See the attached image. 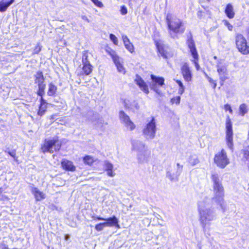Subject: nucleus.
<instances>
[{"mask_svg":"<svg viewBox=\"0 0 249 249\" xmlns=\"http://www.w3.org/2000/svg\"><path fill=\"white\" fill-rule=\"evenodd\" d=\"M217 71L219 76V79L222 82H224L228 77V72L226 67L223 65L221 60L218 61L216 64Z\"/></svg>","mask_w":249,"mask_h":249,"instance_id":"9b49d317","label":"nucleus"},{"mask_svg":"<svg viewBox=\"0 0 249 249\" xmlns=\"http://www.w3.org/2000/svg\"><path fill=\"white\" fill-rule=\"evenodd\" d=\"M109 38L110 40L114 43V44L117 45L118 39L114 35L112 34H110Z\"/></svg>","mask_w":249,"mask_h":249,"instance_id":"a19ab883","label":"nucleus"},{"mask_svg":"<svg viewBox=\"0 0 249 249\" xmlns=\"http://www.w3.org/2000/svg\"><path fill=\"white\" fill-rule=\"evenodd\" d=\"M122 39H123L124 43H125L126 41L128 42V41L129 40L126 35H123Z\"/></svg>","mask_w":249,"mask_h":249,"instance_id":"8fccbe9b","label":"nucleus"},{"mask_svg":"<svg viewBox=\"0 0 249 249\" xmlns=\"http://www.w3.org/2000/svg\"><path fill=\"white\" fill-rule=\"evenodd\" d=\"M210 200L206 198L198 202V212L199 214V221L203 229L210 225V222L214 220L216 215L210 208Z\"/></svg>","mask_w":249,"mask_h":249,"instance_id":"f257e3e1","label":"nucleus"},{"mask_svg":"<svg viewBox=\"0 0 249 249\" xmlns=\"http://www.w3.org/2000/svg\"><path fill=\"white\" fill-rule=\"evenodd\" d=\"M184 91V87H182L179 88L178 93L180 95H181L183 94V93Z\"/></svg>","mask_w":249,"mask_h":249,"instance_id":"09e8293b","label":"nucleus"},{"mask_svg":"<svg viewBox=\"0 0 249 249\" xmlns=\"http://www.w3.org/2000/svg\"><path fill=\"white\" fill-rule=\"evenodd\" d=\"M132 150L138 153L147 149L145 143L142 141L134 140L132 142Z\"/></svg>","mask_w":249,"mask_h":249,"instance_id":"4468645a","label":"nucleus"},{"mask_svg":"<svg viewBox=\"0 0 249 249\" xmlns=\"http://www.w3.org/2000/svg\"><path fill=\"white\" fill-rule=\"evenodd\" d=\"M92 218L93 220L97 219L98 220H104L106 221V222H104L106 225V227H113L115 226L118 228H120V226L118 224V219L116 218L115 216H113L112 217L108 218H104L103 217L96 216H92Z\"/></svg>","mask_w":249,"mask_h":249,"instance_id":"f8f14e48","label":"nucleus"},{"mask_svg":"<svg viewBox=\"0 0 249 249\" xmlns=\"http://www.w3.org/2000/svg\"><path fill=\"white\" fill-rule=\"evenodd\" d=\"M156 46L158 52L163 58H167L169 56V54L162 44L157 42L156 43Z\"/></svg>","mask_w":249,"mask_h":249,"instance_id":"5701e85b","label":"nucleus"},{"mask_svg":"<svg viewBox=\"0 0 249 249\" xmlns=\"http://www.w3.org/2000/svg\"><path fill=\"white\" fill-rule=\"evenodd\" d=\"M180 96H176L174 98H172L171 100V102L172 104H176L177 105H178L180 103Z\"/></svg>","mask_w":249,"mask_h":249,"instance_id":"4c0bfd02","label":"nucleus"},{"mask_svg":"<svg viewBox=\"0 0 249 249\" xmlns=\"http://www.w3.org/2000/svg\"><path fill=\"white\" fill-rule=\"evenodd\" d=\"M202 12H201V11H198V12H197V16H198V17H199L201 18V16H202Z\"/></svg>","mask_w":249,"mask_h":249,"instance_id":"5fc2aeb1","label":"nucleus"},{"mask_svg":"<svg viewBox=\"0 0 249 249\" xmlns=\"http://www.w3.org/2000/svg\"><path fill=\"white\" fill-rule=\"evenodd\" d=\"M130 43V41H129V40L128 41V42L126 41V42H125V43H124V46H126V44H129V43Z\"/></svg>","mask_w":249,"mask_h":249,"instance_id":"4d7b16f0","label":"nucleus"},{"mask_svg":"<svg viewBox=\"0 0 249 249\" xmlns=\"http://www.w3.org/2000/svg\"><path fill=\"white\" fill-rule=\"evenodd\" d=\"M214 161L217 166L221 168H224L229 164L230 160L224 149H222L215 155Z\"/></svg>","mask_w":249,"mask_h":249,"instance_id":"423d86ee","label":"nucleus"},{"mask_svg":"<svg viewBox=\"0 0 249 249\" xmlns=\"http://www.w3.org/2000/svg\"><path fill=\"white\" fill-rule=\"evenodd\" d=\"M31 192L34 194L36 201H41L45 198V194L40 191L37 188L32 187Z\"/></svg>","mask_w":249,"mask_h":249,"instance_id":"aec40b11","label":"nucleus"},{"mask_svg":"<svg viewBox=\"0 0 249 249\" xmlns=\"http://www.w3.org/2000/svg\"><path fill=\"white\" fill-rule=\"evenodd\" d=\"M156 131V121L152 117L150 120H147L142 129V134L146 140H152L155 138Z\"/></svg>","mask_w":249,"mask_h":249,"instance_id":"20e7f679","label":"nucleus"},{"mask_svg":"<svg viewBox=\"0 0 249 249\" xmlns=\"http://www.w3.org/2000/svg\"><path fill=\"white\" fill-rule=\"evenodd\" d=\"M188 161L193 166L196 165L199 162L197 156L196 155L190 156L188 158Z\"/></svg>","mask_w":249,"mask_h":249,"instance_id":"cd10ccee","label":"nucleus"},{"mask_svg":"<svg viewBox=\"0 0 249 249\" xmlns=\"http://www.w3.org/2000/svg\"><path fill=\"white\" fill-rule=\"evenodd\" d=\"M211 178L213 182L214 197L213 200L220 205L223 209L224 189L221 183V179L218 174L213 173L212 174Z\"/></svg>","mask_w":249,"mask_h":249,"instance_id":"f03ea898","label":"nucleus"},{"mask_svg":"<svg viewBox=\"0 0 249 249\" xmlns=\"http://www.w3.org/2000/svg\"><path fill=\"white\" fill-rule=\"evenodd\" d=\"M8 154L12 157L15 158L16 157V153L15 151L8 152Z\"/></svg>","mask_w":249,"mask_h":249,"instance_id":"3c124183","label":"nucleus"},{"mask_svg":"<svg viewBox=\"0 0 249 249\" xmlns=\"http://www.w3.org/2000/svg\"><path fill=\"white\" fill-rule=\"evenodd\" d=\"M107 53L111 56L112 59L113 61H114V59L116 58L118 59L119 57H120L118 55H117L116 52L114 51L113 50H110V51H107Z\"/></svg>","mask_w":249,"mask_h":249,"instance_id":"c9c22d12","label":"nucleus"},{"mask_svg":"<svg viewBox=\"0 0 249 249\" xmlns=\"http://www.w3.org/2000/svg\"><path fill=\"white\" fill-rule=\"evenodd\" d=\"M57 87L53 84L50 83L49 85V89L48 91V95L49 96H53L56 92Z\"/></svg>","mask_w":249,"mask_h":249,"instance_id":"2f4dec72","label":"nucleus"},{"mask_svg":"<svg viewBox=\"0 0 249 249\" xmlns=\"http://www.w3.org/2000/svg\"><path fill=\"white\" fill-rule=\"evenodd\" d=\"M225 13L229 18H234L235 13L234 12L233 7L231 4L229 3L226 5Z\"/></svg>","mask_w":249,"mask_h":249,"instance_id":"393cba45","label":"nucleus"},{"mask_svg":"<svg viewBox=\"0 0 249 249\" xmlns=\"http://www.w3.org/2000/svg\"><path fill=\"white\" fill-rule=\"evenodd\" d=\"M14 1V0H10L9 1L4 2L1 1L0 2V12H4L6 10L7 8L12 4Z\"/></svg>","mask_w":249,"mask_h":249,"instance_id":"a878e982","label":"nucleus"},{"mask_svg":"<svg viewBox=\"0 0 249 249\" xmlns=\"http://www.w3.org/2000/svg\"><path fill=\"white\" fill-rule=\"evenodd\" d=\"M248 148H249V145Z\"/></svg>","mask_w":249,"mask_h":249,"instance_id":"052dcab7","label":"nucleus"},{"mask_svg":"<svg viewBox=\"0 0 249 249\" xmlns=\"http://www.w3.org/2000/svg\"><path fill=\"white\" fill-rule=\"evenodd\" d=\"M35 81L36 84L44 82V78L41 71H39L37 72L35 75Z\"/></svg>","mask_w":249,"mask_h":249,"instance_id":"c756f323","label":"nucleus"},{"mask_svg":"<svg viewBox=\"0 0 249 249\" xmlns=\"http://www.w3.org/2000/svg\"><path fill=\"white\" fill-rule=\"evenodd\" d=\"M135 81L140 89L146 94L149 93V89L147 85L139 75H136Z\"/></svg>","mask_w":249,"mask_h":249,"instance_id":"f3484780","label":"nucleus"},{"mask_svg":"<svg viewBox=\"0 0 249 249\" xmlns=\"http://www.w3.org/2000/svg\"><path fill=\"white\" fill-rule=\"evenodd\" d=\"M205 76H206L207 79L208 78V77H209L206 73H205Z\"/></svg>","mask_w":249,"mask_h":249,"instance_id":"13d9d810","label":"nucleus"},{"mask_svg":"<svg viewBox=\"0 0 249 249\" xmlns=\"http://www.w3.org/2000/svg\"><path fill=\"white\" fill-rule=\"evenodd\" d=\"M150 155V151L146 149L137 154V158L139 163H144L148 162Z\"/></svg>","mask_w":249,"mask_h":249,"instance_id":"dca6fc26","label":"nucleus"},{"mask_svg":"<svg viewBox=\"0 0 249 249\" xmlns=\"http://www.w3.org/2000/svg\"><path fill=\"white\" fill-rule=\"evenodd\" d=\"M104 167L109 177H113L115 176V173L113 171V165L112 163L107 160L105 161Z\"/></svg>","mask_w":249,"mask_h":249,"instance_id":"4be33fe9","label":"nucleus"},{"mask_svg":"<svg viewBox=\"0 0 249 249\" xmlns=\"http://www.w3.org/2000/svg\"><path fill=\"white\" fill-rule=\"evenodd\" d=\"M47 107V103L46 101L43 98V97H41L40 104L37 112V114L40 116L43 115L46 111Z\"/></svg>","mask_w":249,"mask_h":249,"instance_id":"b1692460","label":"nucleus"},{"mask_svg":"<svg viewBox=\"0 0 249 249\" xmlns=\"http://www.w3.org/2000/svg\"><path fill=\"white\" fill-rule=\"evenodd\" d=\"M92 71V66L90 64H84L82 68V74L89 75Z\"/></svg>","mask_w":249,"mask_h":249,"instance_id":"bb28decb","label":"nucleus"},{"mask_svg":"<svg viewBox=\"0 0 249 249\" xmlns=\"http://www.w3.org/2000/svg\"><path fill=\"white\" fill-rule=\"evenodd\" d=\"M88 52L84 51L83 53L82 62L83 65L90 64L89 61L88 59Z\"/></svg>","mask_w":249,"mask_h":249,"instance_id":"f704fd0d","label":"nucleus"},{"mask_svg":"<svg viewBox=\"0 0 249 249\" xmlns=\"http://www.w3.org/2000/svg\"><path fill=\"white\" fill-rule=\"evenodd\" d=\"M125 107L132 110L133 112L137 111L139 109L138 103L136 101H133L130 106L125 102Z\"/></svg>","mask_w":249,"mask_h":249,"instance_id":"c85d7f7f","label":"nucleus"},{"mask_svg":"<svg viewBox=\"0 0 249 249\" xmlns=\"http://www.w3.org/2000/svg\"><path fill=\"white\" fill-rule=\"evenodd\" d=\"M115 64L117 71L123 74H124L126 72L125 69L123 65V60L121 58L119 57L118 59L115 58L114 59V61H113Z\"/></svg>","mask_w":249,"mask_h":249,"instance_id":"6ab92c4d","label":"nucleus"},{"mask_svg":"<svg viewBox=\"0 0 249 249\" xmlns=\"http://www.w3.org/2000/svg\"><path fill=\"white\" fill-rule=\"evenodd\" d=\"M166 21L169 29L176 34H182L185 31L182 20L177 18H173L171 14H167Z\"/></svg>","mask_w":249,"mask_h":249,"instance_id":"7ed1b4c3","label":"nucleus"},{"mask_svg":"<svg viewBox=\"0 0 249 249\" xmlns=\"http://www.w3.org/2000/svg\"><path fill=\"white\" fill-rule=\"evenodd\" d=\"M105 227H106L105 223H101L96 225L95 227V229L97 231H101Z\"/></svg>","mask_w":249,"mask_h":249,"instance_id":"e433bc0d","label":"nucleus"},{"mask_svg":"<svg viewBox=\"0 0 249 249\" xmlns=\"http://www.w3.org/2000/svg\"><path fill=\"white\" fill-rule=\"evenodd\" d=\"M119 117L121 122L128 129L132 130L135 128L134 124L130 120L129 117L124 111H120Z\"/></svg>","mask_w":249,"mask_h":249,"instance_id":"ddd939ff","label":"nucleus"},{"mask_svg":"<svg viewBox=\"0 0 249 249\" xmlns=\"http://www.w3.org/2000/svg\"><path fill=\"white\" fill-rule=\"evenodd\" d=\"M61 165L63 169L67 171L73 172L76 169V168L73 165L72 162L66 159H64L62 161Z\"/></svg>","mask_w":249,"mask_h":249,"instance_id":"a211bd4d","label":"nucleus"},{"mask_svg":"<svg viewBox=\"0 0 249 249\" xmlns=\"http://www.w3.org/2000/svg\"><path fill=\"white\" fill-rule=\"evenodd\" d=\"M236 45L238 50L243 54L249 53V46L247 45L245 38L241 34L236 36Z\"/></svg>","mask_w":249,"mask_h":249,"instance_id":"1a4fd4ad","label":"nucleus"},{"mask_svg":"<svg viewBox=\"0 0 249 249\" xmlns=\"http://www.w3.org/2000/svg\"><path fill=\"white\" fill-rule=\"evenodd\" d=\"M226 128L227 144L228 147L233 151L232 123L229 116L226 118Z\"/></svg>","mask_w":249,"mask_h":249,"instance_id":"0eeeda50","label":"nucleus"},{"mask_svg":"<svg viewBox=\"0 0 249 249\" xmlns=\"http://www.w3.org/2000/svg\"><path fill=\"white\" fill-rule=\"evenodd\" d=\"M38 87V90L37 91V94L42 97L43 94H44V90L46 87V85L44 84V82L37 84Z\"/></svg>","mask_w":249,"mask_h":249,"instance_id":"7c9ffc66","label":"nucleus"},{"mask_svg":"<svg viewBox=\"0 0 249 249\" xmlns=\"http://www.w3.org/2000/svg\"><path fill=\"white\" fill-rule=\"evenodd\" d=\"M224 108L226 111H229L230 113H232V110L230 105L226 104L224 105Z\"/></svg>","mask_w":249,"mask_h":249,"instance_id":"c03bdc74","label":"nucleus"},{"mask_svg":"<svg viewBox=\"0 0 249 249\" xmlns=\"http://www.w3.org/2000/svg\"><path fill=\"white\" fill-rule=\"evenodd\" d=\"M152 80L150 84V87L151 89L155 91L157 94L161 95V92L159 89V87H161L164 84V79L162 77L156 76L154 75H151Z\"/></svg>","mask_w":249,"mask_h":249,"instance_id":"6e6552de","label":"nucleus"},{"mask_svg":"<svg viewBox=\"0 0 249 249\" xmlns=\"http://www.w3.org/2000/svg\"><path fill=\"white\" fill-rule=\"evenodd\" d=\"M81 18H82L83 20H86V21H87L88 22H89V19H88V18H87V16H82Z\"/></svg>","mask_w":249,"mask_h":249,"instance_id":"864d4df0","label":"nucleus"},{"mask_svg":"<svg viewBox=\"0 0 249 249\" xmlns=\"http://www.w3.org/2000/svg\"><path fill=\"white\" fill-rule=\"evenodd\" d=\"M84 163L91 165L95 161L94 158L90 156H86L83 158Z\"/></svg>","mask_w":249,"mask_h":249,"instance_id":"473e14b6","label":"nucleus"},{"mask_svg":"<svg viewBox=\"0 0 249 249\" xmlns=\"http://www.w3.org/2000/svg\"><path fill=\"white\" fill-rule=\"evenodd\" d=\"M248 111L247 106L245 104H241L239 107V112L242 116H244Z\"/></svg>","mask_w":249,"mask_h":249,"instance_id":"72a5a7b5","label":"nucleus"},{"mask_svg":"<svg viewBox=\"0 0 249 249\" xmlns=\"http://www.w3.org/2000/svg\"><path fill=\"white\" fill-rule=\"evenodd\" d=\"M127 10L126 8L124 6H122L121 8V13L122 15H124L127 14Z\"/></svg>","mask_w":249,"mask_h":249,"instance_id":"de8ad7c7","label":"nucleus"},{"mask_svg":"<svg viewBox=\"0 0 249 249\" xmlns=\"http://www.w3.org/2000/svg\"><path fill=\"white\" fill-rule=\"evenodd\" d=\"M223 22L224 25L228 28V29L230 31L232 30L233 26L230 23V22L228 21L224 20H223Z\"/></svg>","mask_w":249,"mask_h":249,"instance_id":"79ce46f5","label":"nucleus"},{"mask_svg":"<svg viewBox=\"0 0 249 249\" xmlns=\"http://www.w3.org/2000/svg\"><path fill=\"white\" fill-rule=\"evenodd\" d=\"M213 58H214V59H217V56H214L213 57Z\"/></svg>","mask_w":249,"mask_h":249,"instance_id":"bf43d9fd","label":"nucleus"},{"mask_svg":"<svg viewBox=\"0 0 249 249\" xmlns=\"http://www.w3.org/2000/svg\"><path fill=\"white\" fill-rule=\"evenodd\" d=\"M207 79L210 83H212L213 84V88L214 89L216 87V83L215 81L213 80L210 77H208Z\"/></svg>","mask_w":249,"mask_h":249,"instance_id":"a18cd8bd","label":"nucleus"},{"mask_svg":"<svg viewBox=\"0 0 249 249\" xmlns=\"http://www.w3.org/2000/svg\"><path fill=\"white\" fill-rule=\"evenodd\" d=\"M125 47L131 53H132L134 51V46L131 42L128 44H126Z\"/></svg>","mask_w":249,"mask_h":249,"instance_id":"ea45409f","label":"nucleus"},{"mask_svg":"<svg viewBox=\"0 0 249 249\" xmlns=\"http://www.w3.org/2000/svg\"><path fill=\"white\" fill-rule=\"evenodd\" d=\"M176 82L178 84V86H179V88L184 87L182 83L180 80H176Z\"/></svg>","mask_w":249,"mask_h":249,"instance_id":"603ef678","label":"nucleus"},{"mask_svg":"<svg viewBox=\"0 0 249 249\" xmlns=\"http://www.w3.org/2000/svg\"><path fill=\"white\" fill-rule=\"evenodd\" d=\"M188 46L190 49V51L193 58L195 59L197 58L198 55L195 47V43L192 39L188 40Z\"/></svg>","mask_w":249,"mask_h":249,"instance_id":"412c9836","label":"nucleus"},{"mask_svg":"<svg viewBox=\"0 0 249 249\" xmlns=\"http://www.w3.org/2000/svg\"><path fill=\"white\" fill-rule=\"evenodd\" d=\"M61 146V143L57 138H53L52 140H45L41 146V150L43 153H53L58 151Z\"/></svg>","mask_w":249,"mask_h":249,"instance_id":"39448f33","label":"nucleus"},{"mask_svg":"<svg viewBox=\"0 0 249 249\" xmlns=\"http://www.w3.org/2000/svg\"><path fill=\"white\" fill-rule=\"evenodd\" d=\"M181 73L184 79L187 82H189L192 80V72L190 68L186 63H184L181 68Z\"/></svg>","mask_w":249,"mask_h":249,"instance_id":"2eb2a0df","label":"nucleus"},{"mask_svg":"<svg viewBox=\"0 0 249 249\" xmlns=\"http://www.w3.org/2000/svg\"><path fill=\"white\" fill-rule=\"evenodd\" d=\"M183 169V165L178 163L177 167H174L167 171L166 177L171 181H177L178 178L181 174Z\"/></svg>","mask_w":249,"mask_h":249,"instance_id":"9d476101","label":"nucleus"},{"mask_svg":"<svg viewBox=\"0 0 249 249\" xmlns=\"http://www.w3.org/2000/svg\"><path fill=\"white\" fill-rule=\"evenodd\" d=\"M41 50V46L40 45L39 43H37L36 47L33 50V54H38Z\"/></svg>","mask_w":249,"mask_h":249,"instance_id":"58836bf2","label":"nucleus"},{"mask_svg":"<svg viewBox=\"0 0 249 249\" xmlns=\"http://www.w3.org/2000/svg\"><path fill=\"white\" fill-rule=\"evenodd\" d=\"M95 5H96L97 7L102 8L103 7V4L102 2L98 0H91Z\"/></svg>","mask_w":249,"mask_h":249,"instance_id":"37998d69","label":"nucleus"},{"mask_svg":"<svg viewBox=\"0 0 249 249\" xmlns=\"http://www.w3.org/2000/svg\"><path fill=\"white\" fill-rule=\"evenodd\" d=\"M194 59L193 60H192V61L194 62V63L195 64V67L196 68V69L198 71L199 70V66L198 64V62H197V61H198V57L196 58V59H195L194 58Z\"/></svg>","mask_w":249,"mask_h":249,"instance_id":"49530a36","label":"nucleus"},{"mask_svg":"<svg viewBox=\"0 0 249 249\" xmlns=\"http://www.w3.org/2000/svg\"><path fill=\"white\" fill-rule=\"evenodd\" d=\"M55 117H56L55 115H53L51 116V118H50V120H53V119H55Z\"/></svg>","mask_w":249,"mask_h":249,"instance_id":"6e6d98bb","label":"nucleus"}]
</instances>
